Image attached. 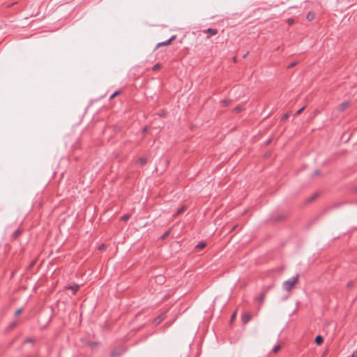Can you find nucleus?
<instances>
[{
    "mask_svg": "<svg viewBox=\"0 0 357 357\" xmlns=\"http://www.w3.org/2000/svg\"><path fill=\"white\" fill-rule=\"evenodd\" d=\"M298 275L291 277V278H289V280H287L283 282L282 288L284 290L289 291L292 289L294 285L298 282Z\"/></svg>",
    "mask_w": 357,
    "mask_h": 357,
    "instance_id": "nucleus-1",
    "label": "nucleus"
},
{
    "mask_svg": "<svg viewBox=\"0 0 357 357\" xmlns=\"http://www.w3.org/2000/svg\"><path fill=\"white\" fill-rule=\"evenodd\" d=\"M203 32L206 33L207 38H209L210 37L215 36L218 33V30L216 29L208 28L204 30Z\"/></svg>",
    "mask_w": 357,
    "mask_h": 357,
    "instance_id": "nucleus-2",
    "label": "nucleus"
},
{
    "mask_svg": "<svg viewBox=\"0 0 357 357\" xmlns=\"http://www.w3.org/2000/svg\"><path fill=\"white\" fill-rule=\"evenodd\" d=\"M175 38V36H172L169 39L164 41V42H162V43H158L157 45V47H160V46H167V45H169L171 42Z\"/></svg>",
    "mask_w": 357,
    "mask_h": 357,
    "instance_id": "nucleus-3",
    "label": "nucleus"
},
{
    "mask_svg": "<svg viewBox=\"0 0 357 357\" xmlns=\"http://www.w3.org/2000/svg\"><path fill=\"white\" fill-rule=\"evenodd\" d=\"M349 105V102L347 101H344L343 102H342L339 107H338V110L340 112H344Z\"/></svg>",
    "mask_w": 357,
    "mask_h": 357,
    "instance_id": "nucleus-4",
    "label": "nucleus"
},
{
    "mask_svg": "<svg viewBox=\"0 0 357 357\" xmlns=\"http://www.w3.org/2000/svg\"><path fill=\"white\" fill-rule=\"evenodd\" d=\"M123 351V349H114L111 352V357L119 356Z\"/></svg>",
    "mask_w": 357,
    "mask_h": 357,
    "instance_id": "nucleus-5",
    "label": "nucleus"
},
{
    "mask_svg": "<svg viewBox=\"0 0 357 357\" xmlns=\"http://www.w3.org/2000/svg\"><path fill=\"white\" fill-rule=\"evenodd\" d=\"M79 288V284H75L67 287L68 289L70 290L73 294H75Z\"/></svg>",
    "mask_w": 357,
    "mask_h": 357,
    "instance_id": "nucleus-6",
    "label": "nucleus"
},
{
    "mask_svg": "<svg viewBox=\"0 0 357 357\" xmlns=\"http://www.w3.org/2000/svg\"><path fill=\"white\" fill-rule=\"evenodd\" d=\"M324 342V338L321 335H317L316 337H315V340H314V342L315 344H318V345H320L323 343Z\"/></svg>",
    "mask_w": 357,
    "mask_h": 357,
    "instance_id": "nucleus-7",
    "label": "nucleus"
},
{
    "mask_svg": "<svg viewBox=\"0 0 357 357\" xmlns=\"http://www.w3.org/2000/svg\"><path fill=\"white\" fill-rule=\"evenodd\" d=\"M250 319V315L249 314H243L242 317V321L243 324H247Z\"/></svg>",
    "mask_w": 357,
    "mask_h": 357,
    "instance_id": "nucleus-8",
    "label": "nucleus"
},
{
    "mask_svg": "<svg viewBox=\"0 0 357 357\" xmlns=\"http://www.w3.org/2000/svg\"><path fill=\"white\" fill-rule=\"evenodd\" d=\"M22 233V230L20 229H16L13 233V235H12V238L13 239H15L17 238Z\"/></svg>",
    "mask_w": 357,
    "mask_h": 357,
    "instance_id": "nucleus-9",
    "label": "nucleus"
},
{
    "mask_svg": "<svg viewBox=\"0 0 357 357\" xmlns=\"http://www.w3.org/2000/svg\"><path fill=\"white\" fill-rule=\"evenodd\" d=\"M185 207L183 206L182 207H181L177 211L176 213L174 215V217H176V216H178L179 215H181V213H183V211H185Z\"/></svg>",
    "mask_w": 357,
    "mask_h": 357,
    "instance_id": "nucleus-10",
    "label": "nucleus"
},
{
    "mask_svg": "<svg viewBox=\"0 0 357 357\" xmlns=\"http://www.w3.org/2000/svg\"><path fill=\"white\" fill-rule=\"evenodd\" d=\"M206 245V243L201 241L196 245V249H202Z\"/></svg>",
    "mask_w": 357,
    "mask_h": 357,
    "instance_id": "nucleus-11",
    "label": "nucleus"
},
{
    "mask_svg": "<svg viewBox=\"0 0 357 357\" xmlns=\"http://www.w3.org/2000/svg\"><path fill=\"white\" fill-rule=\"evenodd\" d=\"M147 159L146 158H140L138 159V162L141 165H144L146 163Z\"/></svg>",
    "mask_w": 357,
    "mask_h": 357,
    "instance_id": "nucleus-12",
    "label": "nucleus"
},
{
    "mask_svg": "<svg viewBox=\"0 0 357 357\" xmlns=\"http://www.w3.org/2000/svg\"><path fill=\"white\" fill-rule=\"evenodd\" d=\"M264 298H265V294L263 293V294H261L260 295H259L256 298V301H259V302H263L264 300Z\"/></svg>",
    "mask_w": 357,
    "mask_h": 357,
    "instance_id": "nucleus-13",
    "label": "nucleus"
},
{
    "mask_svg": "<svg viewBox=\"0 0 357 357\" xmlns=\"http://www.w3.org/2000/svg\"><path fill=\"white\" fill-rule=\"evenodd\" d=\"M164 319V315H160L157 318H155V321L156 324L160 323Z\"/></svg>",
    "mask_w": 357,
    "mask_h": 357,
    "instance_id": "nucleus-14",
    "label": "nucleus"
},
{
    "mask_svg": "<svg viewBox=\"0 0 357 357\" xmlns=\"http://www.w3.org/2000/svg\"><path fill=\"white\" fill-rule=\"evenodd\" d=\"M230 102H231V100H223L221 101V104L224 107L229 105L230 104Z\"/></svg>",
    "mask_w": 357,
    "mask_h": 357,
    "instance_id": "nucleus-15",
    "label": "nucleus"
},
{
    "mask_svg": "<svg viewBox=\"0 0 357 357\" xmlns=\"http://www.w3.org/2000/svg\"><path fill=\"white\" fill-rule=\"evenodd\" d=\"M130 218V215H129V214H125V215H123L121 218V220H123V221H127Z\"/></svg>",
    "mask_w": 357,
    "mask_h": 357,
    "instance_id": "nucleus-16",
    "label": "nucleus"
},
{
    "mask_svg": "<svg viewBox=\"0 0 357 357\" xmlns=\"http://www.w3.org/2000/svg\"><path fill=\"white\" fill-rule=\"evenodd\" d=\"M314 18V14L311 12L308 13L307 15V19L311 21Z\"/></svg>",
    "mask_w": 357,
    "mask_h": 357,
    "instance_id": "nucleus-17",
    "label": "nucleus"
},
{
    "mask_svg": "<svg viewBox=\"0 0 357 357\" xmlns=\"http://www.w3.org/2000/svg\"><path fill=\"white\" fill-rule=\"evenodd\" d=\"M243 110V108L241 106H237L234 109V112L236 113L240 112Z\"/></svg>",
    "mask_w": 357,
    "mask_h": 357,
    "instance_id": "nucleus-18",
    "label": "nucleus"
},
{
    "mask_svg": "<svg viewBox=\"0 0 357 357\" xmlns=\"http://www.w3.org/2000/svg\"><path fill=\"white\" fill-rule=\"evenodd\" d=\"M280 349V344H277V345H275L272 349L273 352L275 353L277 352L279 349Z\"/></svg>",
    "mask_w": 357,
    "mask_h": 357,
    "instance_id": "nucleus-19",
    "label": "nucleus"
},
{
    "mask_svg": "<svg viewBox=\"0 0 357 357\" xmlns=\"http://www.w3.org/2000/svg\"><path fill=\"white\" fill-rule=\"evenodd\" d=\"M160 68V63H155L153 66V70H158L159 68Z\"/></svg>",
    "mask_w": 357,
    "mask_h": 357,
    "instance_id": "nucleus-20",
    "label": "nucleus"
},
{
    "mask_svg": "<svg viewBox=\"0 0 357 357\" xmlns=\"http://www.w3.org/2000/svg\"><path fill=\"white\" fill-rule=\"evenodd\" d=\"M169 231H167L165 232V233L162 235L161 238H162V239H165V238H166L169 236Z\"/></svg>",
    "mask_w": 357,
    "mask_h": 357,
    "instance_id": "nucleus-21",
    "label": "nucleus"
},
{
    "mask_svg": "<svg viewBox=\"0 0 357 357\" xmlns=\"http://www.w3.org/2000/svg\"><path fill=\"white\" fill-rule=\"evenodd\" d=\"M119 94V91H115L114 93H113L110 97H109V99H112L114 98L115 96H116L117 95Z\"/></svg>",
    "mask_w": 357,
    "mask_h": 357,
    "instance_id": "nucleus-22",
    "label": "nucleus"
},
{
    "mask_svg": "<svg viewBox=\"0 0 357 357\" xmlns=\"http://www.w3.org/2000/svg\"><path fill=\"white\" fill-rule=\"evenodd\" d=\"M157 280L159 282H162L164 281V277H162V275H158L157 277Z\"/></svg>",
    "mask_w": 357,
    "mask_h": 357,
    "instance_id": "nucleus-23",
    "label": "nucleus"
},
{
    "mask_svg": "<svg viewBox=\"0 0 357 357\" xmlns=\"http://www.w3.org/2000/svg\"><path fill=\"white\" fill-rule=\"evenodd\" d=\"M296 65V62H291L287 66L288 68H291Z\"/></svg>",
    "mask_w": 357,
    "mask_h": 357,
    "instance_id": "nucleus-24",
    "label": "nucleus"
},
{
    "mask_svg": "<svg viewBox=\"0 0 357 357\" xmlns=\"http://www.w3.org/2000/svg\"><path fill=\"white\" fill-rule=\"evenodd\" d=\"M304 109H305V107H301V109H299L296 112V115H299L300 114H301V113H302V112L304 110Z\"/></svg>",
    "mask_w": 357,
    "mask_h": 357,
    "instance_id": "nucleus-25",
    "label": "nucleus"
},
{
    "mask_svg": "<svg viewBox=\"0 0 357 357\" xmlns=\"http://www.w3.org/2000/svg\"><path fill=\"white\" fill-rule=\"evenodd\" d=\"M22 311V310L21 308H20V309H18V310H16V312H15V314L16 316H17V315H19V314H21Z\"/></svg>",
    "mask_w": 357,
    "mask_h": 357,
    "instance_id": "nucleus-26",
    "label": "nucleus"
},
{
    "mask_svg": "<svg viewBox=\"0 0 357 357\" xmlns=\"http://www.w3.org/2000/svg\"><path fill=\"white\" fill-rule=\"evenodd\" d=\"M320 174V171L319 169H316L314 172L313 176L319 175Z\"/></svg>",
    "mask_w": 357,
    "mask_h": 357,
    "instance_id": "nucleus-27",
    "label": "nucleus"
},
{
    "mask_svg": "<svg viewBox=\"0 0 357 357\" xmlns=\"http://www.w3.org/2000/svg\"><path fill=\"white\" fill-rule=\"evenodd\" d=\"M289 117V115L287 114H285L282 116V120H285Z\"/></svg>",
    "mask_w": 357,
    "mask_h": 357,
    "instance_id": "nucleus-28",
    "label": "nucleus"
},
{
    "mask_svg": "<svg viewBox=\"0 0 357 357\" xmlns=\"http://www.w3.org/2000/svg\"><path fill=\"white\" fill-rule=\"evenodd\" d=\"M16 325V323L13 322L12 324H10V325L9 326V328H13V327H15Z\"/></svg>",
    "mask_w": 357,
    "mask_h": 357,
    "instance_id": "nucleus-29",
    "label": "nucleus"
},
{
    "mask_svg": "<svg viewBox=\"0 0 357 357\" xmlns=\"http://www.w3.org/2000/svg\"><path fill=\"white\" fill-rule=\"evenodd\" d=\"M351 357H357V350L353 352Z\"/></svg>",
    "mask_w": 357,
    "mask_h": 357,
    "instance_id": "nucleus-30",
    "label": "nucleus"
},
{
    "mask_svg": "<svg viewBox=\"0 0 357 357\" xmlns=\"http://www.w3.org/2000/svg\"><path fill=\"white\" fill-rule=\"evenodd\" d=\"M104 247H105V245L102 244V245H99L98 250H102L104 248Z\"/></svg>",
    "mask_w": 357,
    "mask_h": 357,
    "instance_id": "nucleus-31",
    "label": "nucleus"
},
{
    "mask_svg": "<svg viewBox=\"0 0 357 357\" xmlns=\"http://www.w3.org/2000/svg\"><path fill=\"white\" fill-rule=\"evenodd\" d=\"M293 22H294V20H292V19H289V20H288V23H289V24H292Z\"/></svg>",
    "mask_w": 357,
    "mask_h": 357,
    "instance_id": "nucleus-32",
    "label": "nucleus"
},
{
    "mask_svg": "<svg viewBox=\"0 0 357 357\" xmlns=\"http://www.w3.org/2000/svg\"><path fill=\"white\" fill-rule=\"evenodd\" d=\"M32 340L31 339H27L26 340H25V342H32Z\"/></svg>",
    "mask_w": 357,
    "mask_h": 357,
    "instance_id": "nucleus-33",
    "label": "nucleus"
},
{
    "mask_svg": "<svg viewBox=\"0 0 357 357\" xmlns=\"http://www.w3.org/2000/svg\"><path fill=\"white\" fill-rule=\"evenodd\" d=\"M235 316H236L235 313L233 314V315L231 316V320L235 317Z\"/></svg>",
    "mask_w": 357,
    "mask_h": 357,
    "instance_id": "nucleus-34",
    "label": "nucleus"
},
{
    "mask_svg": "<svg viewBox=\"0 0 357 357\" xmlns=\"http://www.w3.org/2000/svg\"><path fill=\"white\" fill-rule=\"evenodd\" d=\"M315 197H316V195H314V196L310 198V200H313V199L315 198Z\"/></svg>",
    "mask_w": 357,
    "mask_h": 357,
    "instance_id": "nucleus-35",
    "label": "nucleus"
},
{
    "mask_svg": "<svg viewBox=\"0 0 357 357\" xmlns=\"http://www.w3.org/2000/svg\"><path fill=\"white\" fill-rule=\"evenodd\" d=\"M248 54V52L244 54L243 57L245 58Z\"/></svg>",
    "mask_w": 357,
    "mask_h": 357,
    "instance_id": "nucleus-36",
    "label": "nucleus"
},
{
    "mask_svg": "<svg viewBox=\"0 0 357 357\" xmlns=\"http://www.w3.org/2000/svg\"><path fill=\"white\" fill-rule=\"evenodd\" d=\"M146 127H145L144 129H143V132H146Z\"/></svg>",
    "mask_w": 357,
    "mask_h": 357,
    "instance_id": "nucleus-37",
    "label": "nucleus"
}]
</instances>
